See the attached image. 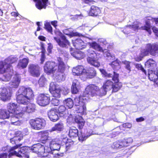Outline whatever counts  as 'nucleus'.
<instances>
[{
  "mask_svg": "<svg viewBox=\"0 0 158 158\" xmlns=\"http://www.w3.org/2000/svg\"><path fill=\"white\" fill-rule=\"evenodd\" d=\"M16 95L17 102L24 105L27 104L29 101L34 97L33 92L30 88H20L18 90Z\"/></svg>",
  "mask_w": 158,
  "mask_h": 158,
  "instance_id": "1",
  "label": "nucleus"
},
{
  "mask_svg": "<svg viewBox=\"0 0 158 158\" xmlns=\"http://www.w3.org/2000/svg\"><path fill=\"white\" fill-rule=\"evenodd\" d=\"M21 145V144H19L12 147L7 146L6 147L2 148V150L4 152H10L8 155L9 157H10L12 156L15 155L20 158L25 157L26 158H29L28 153L27 152V151L25 150V148H24L23 147L20 148L18 152L14 150L18 147H20Z\"/></svg>",
  "mask_w": 158,
  "mask_h": 158,
  "instance_id": "2",
  "label": "nucleus"
},
{
  "mask_svg": "<svg viewBox=\"0 0 158 158\" xmlns=\"http://www.w3.org/2000/svg\"><path fill=\"white\" fill-rule=\"evenodd\" d=\"M12 66L11 65L7 64L5 61H0V73H5L3 77L0 78L2 81H6L10 80L13 74Z\"/></svg>",
  "mask_w": 158,
  "mask_h": 158,
  "instance_id": "3",
  "label": "nucleus"
},
{
  "mask_svg": "<svg viewBox=\"0 0 158 158\" xmlns=\"http://www.w3.org/2000/svg\"><path fill=\"white\" fill-rule=\"evenodd\" d=\"M146 25L142 26L140 23L137 22H134L132 25H128L125 27L126 30H128L129 29H132L134 31L138 29L144 30L147 31L150 34H151V26L149 23L146 22Z\"/></svg>",
  "mask_w": 158,
  "mask_h": 158,
  "instance_id": "4",
  "label": "nucleus"
},
{
  "mask_svg": "<svg viewBox=\"0 0 158 158\" xmlns=\"http://www.w3.org/2000/svg\"><path fill=\"white\" fill-rule=\"evenodd\" d=\"M32 150L33 152L43 157L47 156V154L50 152V149L48 147H44L40 143L34 145Z\"/></svg>",
  "mask_w": 158,
  "mask_h": 158,
  "instance_id": "5",
  "label": "nucleus"
},
{
  "mask_svg": "<svg viewBox=\"0 0 158 158\" xmlns=\"http://www.w3.org/2000/svg\"><path fill=\"white\" fill-rule=\"evenodd\" d=\"M29 123L32 129L37 130L43 129L46 125L45 120L39 118L31 119L30 120Z\"/></svg>",
  "mask_w": 158,
  "mask_h": 158,
  "instance_id": "6",
  "label": "nucleus"
},
{
  "mask_svg": "<svg viewBox=\"0 0 158 158\" xmlns=\"http://www.w3.org/2000/svg\"><path fill=\"white\" fill-rule=\"evenodd\" d=\"M98 90L99 88L98 86L94 85H89L86 88L84 92V95L86 96L88 99L90 96L93 97L99 94L100 93Z\"/></svg>",
  "mask_w": 158,
  "mask_h": 158,
  "instance_id": "7",
  "label": "nucleus"
},
{
  "mask_svg": "<svg viewBox=\"0 0 158 158\" xmlns=\"http://www.w3.org/2000/svg\"><path fill=\"white\" fill-rule=\"evenodd\" d=\"M41 69L37 64H30L28 66V71L30 75L35 77H39L40 74Z\"/></svg>",
  "mask_w": 158,
  "mask_h": 158,
  "instance_id": "8",
  "label": "nucleus"
},
{
  "mask_svg": "<svg viewBox=\"0 0 158 158\" xmlns=\"http://www.w3.org/2000/svg\"><path fill=\"white\" fill-rule=\"evenodd\" d=\"M50 100V98L48 95L40 94L38 97L37 102L39 105L44 106L49 103Z\"/></svg>",
  "mask_w": 158,
  "mask_h": 158,
  "instance_id": "9",
  "label": "nucleus"
},
{
  "mask_svg": "<svg viewBox=\"0 0 158 158\" xmlns=\"http://www.w3.org/2000/svg\"><path fill=\"white\" fill-rule=\"evenodd\" d=\"M59 33L60 34V38L54 37V39L60 47L65 48H68L70 45L69 42L64 35H62L61 33L60 32Z\"/></svg>",
  "mask_w": 158,
  "mask_h": 158,
  "instance_id": "10",
  "label": "nucleus"
},
{
  "mask_svg": "<svg viewBox=\"0 0 158 158\" xmlns=\"http://www.w3.org/2000/svg\"><path fill=\"white\" fill-rule=\"evenodd\" d=\"M12 93L8 88H3L0 89V98L3 101L10 99Z\"/></svg>",
  "mask_w": 158,
  "mask_h": 158,
  "instance_id": "11",
  "label": "nucleus"
},
{
  "mask_svg": "<svg viewBox=\"0 0 158 158\" xmlns=\"http://www.w3.org/2000/svg\"><path fill=\"white\" fill-rule=\"evenodd\" d=\"M88 63L95 67H98L100 65L99 62L98 61L96 53L94 52L87 58Z\"/></svg>",
  "mask_w": 158,
  "mask_h": 158,
  "instance_id": "12",
  "label": "nucleus"
},
{
  "mask_svg": "<svg viewBox=\"0 0 158 158\" xmlns=\"http://www.w3.org/2000/svg\"><path fill=\"white\" fill-rule=\"evenodd\" d=\"M57 68V66L54 62H48L44 67L45 72L48 73H54Z\"/></svg>",
  "mask_w": 158,
  "mask_h": 158,
  "instance_id": "13",
  "label": "nucleus"
},
{
  "mask_svg": "<svg viewBox=\"0 0 158 158\" xmlns=\"http://www.w3.org/2000/svg\"><path fill=\"white\" fill-rule=\"evenodd\" d=\"M49 90L53 96L54 97L59 98L60 96V89L56 85L54 82L51 83L50 85Z\"/></svg>",
  "mask_w": 158,
  "mask_h": 158,
  "instance_id": "14",
  "label": "nucleus"
},
{
  "mask_svg": "<svg viewBox=\"0 0 158 158\" xmlns=\"http://www.w3.org/2000/svg\"><path fill=\"white\" fill-rule=\"evenodd\" d=\"M23 115V114L21 111L13 114L10 117L11 124L15 125H20L21 122L20 119L22 117Z\"/></svg>",
  "mask_w": 158,
  "mask_h": 158,
  "instance_id": "15",
  "label": "nucleus"
},
{
  "mask_svg": "<svg viewBox=\"0 0 158 158\" xmlns=\"http://www.w3.org/2000/svg\"><path fill=\"white\" fill-rule=\"evenodd\" d=\"M22 107L21 105L19 106L17 103H15L10 102L8 103L7 105V108L8 110V111L12 114L15 113L20 112V109Z\"/></svg>",
  "mask_w": 158,
  "mask_h": 158,
  "instance_id": "16",
  "label": "nucleus"
},
{
  "mask_svg": "<svg viewBox=\"0 0 158 158\" xmlns=\"http://www.w3.org/2000/svg\"><path fill=\"white\" fill-rule=\"evenodd\" d=\"M72 72L74 75L80 76L83 79L85 70L82 66L79 65L73 68Z\"/></svg>",
  "mask_w": 158,
  "mask_h": 158,
  "instance_id": "17",
  "label": "nucleus"
},
{
  "mask_svg": "<svg viewBox=\"0 0 158 158\" xmlns=\"http://www.w3.org/2000/svg\"><path fill=\"white\" fill-rule=\"evenodd\" d=\"M147 48L151 55L155 56L158 55V44H148L147 45Z\"/></svg>",
  "mask_w": 158,
  "mask_h": 158,
  "instance_id": "18",
  "label": "nucleus"
},
{
  "mask_svg": "<svg viewBox=\"0 0 158 158\" xmlns=\"http://www.w3.org/2000/svg\"><path fill=\"white\" fill-rule=\"evenodd\" d=\"M21 78L19 75H15L9 83L11 88H16L18 87L20 82Z\"/></svg>",
  "mask_w": 158,
  "mask_h": 158,
  "instance_id": "19",
  "label": "nucleus"
},
{
  "mask_svg": "<svg viewBox=\"0 0 158 158\" xmlns=\"http://www.w3.org/2000/svg\"><path fill=\"white\" fill-rule=\"evenodd\" d=\"M26 106L23 107L20 109L21 111L23 113L26 112L28 113H31L34 112L35 110V104L32 103H30L27 104Z\"/></svg>",
  "mask_w": 158,
  "mask_h": 158,
  "instance_id": "20",
  "label": "nucleus"
},
{
  "mask_svg": "<svg viewBox=\"0 0 158 158\" xmlns=\"http://www.w3.org/2000/svg\"><path fill=\"white\" fill-rule=\"evenodd\" d=\"M58 113L55 109H52L48 112V115L50 120L53 122H56L59 119Z\"/></svg>",
  "mask_w": 158,
  "mask_h": 158,
  "instance_id": "21",
  "label": "nucleus"
},
{
  "mask_svg": "<svg viewBox=\"0 0 158 158\" xmlns=\"http://www.w3.org/2000/svg\"><path fill=\"white\" fill-rule=\"evenodd\" d=\"M96 72L94 68H89L87 70H85L82 79L84 80L87 78H93L96 75Z\"/></svg>",
  "mask_w": 158,
  "mask_h": 158,
  "instance_id": "22",
  "label": "nucleus"
},
{
  "mask_svg": "<svg viewBox=\"0 0 158 158\" xmlns=\"http://www.w3.org/2000/svg\"><path fill=\"white\" fill-rule=\"evenodd\" d=\"M62 143L60 141H57L56 139H55L52 140L50 145V152L51 151L59 150L60 149V144Z\"/></svg>",
  "mask_w": 158,
  "mask_h": 158,
  "instance_id": "23",
  "label": "nucleus"
},
{
  "mask_svg": "<svg viewBox=\"0 0 158 158\" xmlns=\"http://www.w3.org/2000/svg\"><path fill=\"white\" fill-rule=\"evenodd\" d=\"M100 71L103 74L105 77H113V80L115 82H118V74L114 72V75L110 74L108 73L105 70L102 69H100Z\"/></svg>",
  "mask_w": 158,
  "mask_h": 158,
  "instance_id": "24",
  "label": "nucleus"
},
{
  "mask_svg": "<svg viewBox=\"0 0 158 158\" xmlns=\"http://www.w3.org/2000/svg\"><path fill=\"white\" fill-rule=\"evenodd\" d=\"M88 100L87 98L84 95V93L82 96H80L78 97H76L74 99V102L75 105L79 106L81 103H86Z\"/></svg>",
  "mask_w": 158,
  "mask_h": 158,
  "instance_id": "25",
  "label": "nucleus"
},
{
  "mask_svg": "<svg viewBox=\"0 0 158 158\" xmlns=\"http://www.w3.org/2000/svg\"><path fill=\"white\" fill-rule=\"evenodd\" d=\"M145 67L148 69V70H155L156 67L155 61L152 59H150L145 64Z\"/></svg>",
  "mask_w": 158,
  "mask_h": 158,
  "instance_id": "26",
  "label": "nucleus"
},
{
  "mask_svg": "<svg viewBox=\"0 0 158 158\" xmlns=\"http://www.w3.org/2000/svg\"><path fill=\"white\" fill-rule=\"evenodd\" d=\"M29 59L28 58H24L20 60L17 65V68L19 69H23L26 68L28 63Z\"/></svg>",
  "mask_w": 158,
  "mask_h": 158,
  "instance_id": "27",
  "label": "nucleus"
},
{
  "mask_svg": "<svg viewBox=\"0 0 158 158\" xmlns=\"http://www.w3.org/2000/svg\"><path fill=\"white\" fill-rule=\"evenodd\" d=\"M37 1L35 4L36 7L39 9L41 10L43 8L45 9L47 6L48 0H33Z\"/></svg>",
  "mask_w": 158,
  "mask_h": 158,
  "instance_id": "28",
  "label": "nucleus"
},
{
  "mask_svg": "<svg viewBox=\"0 0 158 158\" xmlns=\"http://www.w3.org/2000/svg\"><path fill=\"white\" fill-rule=\"evenodd\" d=\"M73 44L77 49H82L84 48V43L80 39H77L73 41Z\"/></svg>",
  "mask_w": 158,
  "mask_h": 158,
  "instance_id": "29",
  "label": "nucleus"
},
{
  "mask_svg": "<svg viewBox=\"0 0 158 158\" xmlns=\"http://www.w3.org/2000/svg\"><path fill=\"white\" fill-rule=\"evenodd\" d=\"M79 82L76 80L73 81L71 87V91L74 94H77L80 89Z\"/></svg>",
  "mask_w": 158,
  "mask_h": 158,
  "instance_id": "30",
  "label": "nucleus"
},
{
  "mask_svg": "<svg viewBox=\"0 0 158 158\" xmlns=\"http://www.w3.org/2000/svg\"><path fill=\"white\" fill-rule=\"evenodd\" d=\"M148 75L149 79L151 81L156 82L157 81L158 75L155 70L148 71Z\"/></svg>",
  "mask_w": 158,
  "mask_h": 158,
  "instance_id": "31",
  "label": "nucleus"
},
{
  "mask_svg": "<svg viewBox=\"0 0 158 158\" xmlns=\"http://www.w3.org/2000/svg\"><path fill=\"white\" fill-rule=\"evenodd\" d=\"M18 60V58L16 56L11 55L6 58L4 61L7 64L11 65V64L16 62Z\"/></svg>",
  "mask_w": 158,
  "mask_h": 158,
  "instance_id": "32",
  "label": "nucleus"
},
{
  "mask_svg": "<svg viewBox=\"0 0 158 158\" xmlns=\"http://www.w3.org/2000/svg\"><path fill=\"white\" fill-rule=\"evenodd\" d=\"M23 138V135L21 134V132L18 131L16 132V136L10 139V142L12 143H16V141H17L18 140L20 141Z\"/></svg>",
  "mask_w": 158,
  "mask_h": 158,
  "instance_id": "33",
  "label": "nucleus"
},
{
  "mask_svg": "<svg viewBox=\"0 0 158 158\" xmlns=\"http://www.w3.org/2000/svg\"><path fill=\"white\" fill-rule=\"evenodd\" d=\"M89 44L91 47L97 51L102 52L107 51V50L106 49L103 50L102 48L95 42H93L91 43L89 42Z\"/></svg>",
  "mask_w": 158,
  "mask_h": 158,
  "instance_id": "34",
  "label": "nucleus"
},
{
  "mask_svg": "<svg viewBox=\"0 0 158 158\" xmlns=\"http://www.w3.org/2000/svg\"><path fill=\"white\" fill-rule=\"evenodd\" d=\"M71 55L76 59L80 60L84 58V55L79 50L71 52Z\"/></svg>",
  "mask_w": 158,
  "mask_h": 158,
  "instance_id": "35",
  "label": "nucleus"
},
{
  "mask_svg": "<svg viewBox=\"0 0 158 158\" xmlns=\"http://www.w3.org/2000/svg\"><path fill=\"white\" fill-rule=\"evenodd\" d=\"M100 13L99 9L94 6H91L89 12V15L90 16H97Z\"/></svg>",
  "mask_w": 158,
  "mask_h": 158,
  "instance_id": "36",
  "label": "nucleus"
},
{
  "mask_svg": "<svg viewBox=\"0 0 158 158\" xmlns=\"http://www.w3.org/2000/svg\"><path fill=\"white\" fill-rule=\"evenodd\" d=\"M78 131L75 127H72L70 128L69 135L71 137H77L78 135Z\"/></svg>",
  "mask_w": 158,
  "mask_h": 158,
  "instance_id": "37",
  "label": "nucleus"
},
{
  "mask_svg": "<svg viewBox=\"0 0 158 158\" xmlns=\"http://www.w3.org/2000/svg\"><path fill=\"white\" fill-rule=\"evenodd\" d=\"M64 127L63 123L61 122H59L56 124L54 127L52 128L51 131H61L64 129Z\"/></svg>",
  "mask_w": 158,
  "mask_h": 158,
  "instance_id": "38",
  "label": "nucleus"
},
{
  "mask_svg": "<svg viewBox=\"0 0 158 158\" xmlns=\"http://www.w3.org/2000/svg\"><path fill=\"white\" fill-rule=\"evenodd\" d=\"M10 116L9 112L5 109H0V119L8 118Z\"/></svg>",
  "mask_w": 158,
  "mask_h": 158,
  "instance_id": "39",
  "label": "nucleus"
},
{
  "mask_svg": "<svg viewBox=\"0 0 158 158\" xmlns=\"http://www.w3.org/2000/svg\"><path fill=\"white\" fill-rule=\"evenodd\" d=\"M58 66L57 67V72H63L65 69V65L64 62L60 58H59L58 59Z\"/></svg>",
  "mask_w": 158,
  "mask_h": 158,
  "instance_id": "40",
  "label": "nucleus"
},
{
  "mask_svg": "<svg viewBox=\"0 0 158 158\" xmlns=\"http://www.w3.org/2000/svg\"><path fill=\"white\" fill-rule=\"evenodd\" d=\"M86 103H81V105L79 106H77V112L82 114H84L86 111Z\"/></svg>",
  "mask_w": 158,
  "mask_h": 158,
  "instance_id": "41",
  "label": "nucleus"
},
{
  "mask_svg": "<svg viewBox=\"0 0 158 158\" xmlns=\"http://www.w3.org/2000/svg\"><path fill=\"white\" fill-rule=\"evenodd\" d=\"M113 85V83L111 81L108 80L103 85L104 88L106 90H110L112 89Z\"/></svg>",
  "mask_w": 158,
  "mask_h": 158,
  "instance_id": "42",
  "label": "nucleus"
},
{
  "mask_svg": "<svg viewBox=\"0 0 158 158\" xmlns=\"http://www.w3.org/2000/svg\"><path fill=\"white\" fill-rule=\"evenodd\" d=\"M149 53V50L147 48V49H143L141 52L140 54L139 57L136 59V60L137 61H140L141 60L142 58L145 56L147 55Z\"/></svg>",
  "mask_w": 158,
  "mask_h": 158,
  "instance_id": "43",
  "label": "nucleus"
},
{
  "mask_svg": "<svg viewBox=\"0 0 158 158\" xmlns=\"http://www.w3.org/2000/svg\"><path fill=\"white\" fill-rule=\"evenodd\" d=\"M64 103L69 108H72L74 104L73 100L70 98H68L65 100L64 101Z\"/></svg>",
  "mask_w": 158,
  "mask_h": 158,
  "instance_id": "44",
  "label": "nucleus"
},
{
  "mask_svg": "<svg viewBox=\"0 0 158 158\" xmlns=\"http://www.w3.org/2000/svg\"><path fill=\"white\" fill-rule=\"evenodd\" d=\"M61 139H62V141L64 143H65V147L66 149V151H68L69 149L72 147V145L73 144V142L69 143L67 142L66 141L68 139L66 137L62 138L61 137Z\"/></svg>",
  "mask_w": 158,
  "mask_h": 158,
  "instance_id": "45",
  "label": "nucleus"
},
{
  "mask_svg": "<svg viewBox=\"0 0 158 158\" xmlns=\"http://www.w3.org/2000/svg\"><path fill=\"white\" fill-rule=\"evenodd\" d=\"M122 85V84L121 82H115L114 85H113V91L114 92L118 91L121 88Z\"/></svg>",
  "mask_w": 158,
  "mask_h": 158,
  "instance_id": "46",
  "label": "nucleus"
},
{
  "mask_svg": "<svg viewBox=\"0 0 158 158\" xmlns=\"http://www.w3.org/2000/svg\"><path fill=\"white\" fill-rule=\"evenodd\" d=\"M111 67L114 69H118L120 67L119 66V61L116 59L115 60L112 61L109 64Z\"/></svg>",
  "mask_w": 158,
  "mask_h": 158,
  "instance_id": "47",
  "label": "nucleus"
},
{
  "mask_svg": "<svg viewBox=\"0 0 158 158\" xmlns=\"http://www.w3.org/2000/svg\"><path fill=\"white\" fill-rule=\"evenodd\" d=\"M63 72H57L56 74H54L55 75V78L59 81L60 82L61 81H63L64 80L65 77L64 76Z\"/></svg>",
  "mask_w": 158,
  "mask_h": 158,
  "instance_id": "48",
  "label": "nucleus"
},
{
  "mask_svg": "<svg viewBox=\"0 0 158 158\" xmlns=\"http://www.w3.org/2000/svg\"><path fill=\"white\" fill-rule=\"evenodd\" d=\"M75 121L76 123H78L80 128H82L84 125L85 122L81 117H79V118H75Z\"/></svg>",
  "mask_w": 158,
  "mask_h": 158,
  "instance_id": "49",
  "label": "nucleus"
},
{
  "mask_svg": "<svg viewBox=\"0 0 158 158\" xmlns=\"http://www.w3.org/2000/svg\"><path fill=\"white\" fill-rule=\"evenodd\" d=\"M124 146L122 142H115L113 143L111 147L113 148H121Z\"/></svg>",
  "mask_w": 158,
  "mask_h": 158,
  "instance_id": "50",
  "label": "nucleus"
},
{
  "mask_svg": "<svg viewBox=\"0 0 158 158\" xmlns=\"http://www.w3.org/2000/svg\"><path fill=\"white\" fill-rule=\"evenodd\" d=\"M103 52L104 53V55L108 57V60H112L115 59L114 55L111 54L107 50V51Z\"/></svg>",
  "mask_w": 158,
  "mask_h": 158,
  "instance_id": "51",
  "label": "nucleus"
},
{
  "mask_svg": "<svg viewBox=\"0 0 158 158\" xmlns=\"http://www.w3.org/2000/svg\"><path fill=\"white\" fill-rule=\"evenodd\" d=\"M91 135H85L84 134L81 133L79 135L78 134V136L79 137V139L80 140L83 141L86 139L88 137L90 136Z\"/></svg>",
  "mask_w": 158,
  "mask_h": 158,
  "instance_id": "52",
  "label": "nucleus"
},
{
  "mask_svg": "<svg viewBox=\"0 0 158 158\" xmlns=\"http://www.w3.org/2000/svg\"><path fill=\"white\" fill-rule=\"evenodd\" d=\"M44 28L49 32H52V28L49 23L46 22L44 24Z\"/></svg>",
  "mask_w": 158,
  "mask_h": 158,
  "instance_id": "53",
  "label": "nucleus"
},
{
  "mask_svg": "<svg viewBox=\"0 0 158 158\" xmlns=\"http://www.w3.org/2000/svg\"><path fill=\"white\" fill-rule=\"evenodd\" d=\"M122 63L125 65V67L126 69H127L129 72L131 70V67L130 66L131 62L129 61L125 60L122 62Z\"/></svg>",
  "mask_w": 158,
  "mask_h": 158,
  "instance_id": "54",
  "label": "nucleus"
},
{
  "mask_svg": "<svg viewBox=\"0 0 158 158\" xmlns=\"http://www.w3.org/2000/svg\"><path fill=\"white\" fill-rule=\"evenodd\" d=\"M46 81V79L44 77L41 76L39 81V83L40 86L41 87L43 86L45 84Z\"/></svg>",
  "mask_w": 158,
  "mask_h": 158,
  "instance_id": "55",
  "label": "nucleus"
},
{
  "mask_svg": "<svg viewBox=\"0 0 158 158\" xmlns=\"http://www.w3.org/2000/svg\"><path fill=\"white\" fill-rule=\"evenodd\" d=\"M40 140L42 141H45L48 139V134L47 133H41Z\"/></svg>",
  "mask_w": 158,
  "mask_h": 158,
  "instance_id": "56",
  "label": "nucleus"
},
{
  "mask_svg": "<svg viewBox=\"0 0 158 158\" xmlns=\"http://www.w3.org/2000/svg\"><path fill=\"white\" fill-rule=\"evenodd\" d=\"M98 92L100 94H98V95L99 96L104 95L106 94V90L105 88H104L103 87L102 88H101L100 89L99 88Z\"/></svg>",
  "mask_w": 158,
  "mask_h": 158,
  "instance_id": "57",
  "label": "nucleus"
},
{
  "mask_svg": "<svg viewBox=\"0 0 158 158\" xmlns=\"http://www.w3.org/2000/svg\"><path fill=\"white\" fill-rule=\"evenodd\" d=\"M66 109V108L65 106H61L59 107L58 110L59 113L62 114L63 112H64Z\"/></svg>",
  "mask_w": 158,
  "mask_h": 158,
  "instance_id": "58",
  "label": "nucleus"
},
{
  "mask_svg": "<svg viewBox=\"0 0 158 158\" xmlns=\"http://www.w3.org/2000/svg\"><path fill=\"white\" fill-rule=\"evenodd\" d=\"M59 101L56 98H54L52 99L51 101V103L54 106H57L59 103Z\"/></svg>",
  "mask_w": 158,
  "mask_h": 158,
  "instance_id": "59",
  "label": "nucleus"
},
{
  "mask_svg": "<svg viewBox=\"0 0 158 158\" xmlns=\"http://www.w3.org/2000/svg\"><path fill=\"white\" fill-rule=\"evenodd\" d=\"M136 68H138L139 69L141 70L146 75V73L145 70L144 69V68L142 67V65L141 64H137L136 65Z\"/></svg>",
  "mask_w": 158,
  "mask_h": 158,
  "instance_id": "60",
  "label": "nucleus"
},
{
  "mask_svg": "<svg viewBox=\"0 0 158 158\" xmlns=\"http://www.w3.org/2000/svg\"><path fill=\"white\" fill-rule=\"evenodd\" d=\"M133 141V139L131 138H129L127 139H126L123 142L125 143H131Z\"/></svg>",
  "mask_w": 158,
  "mask_h": 158,
  "instance_id": "61",
  "label": "nucleus"
},
{
  "mask_svg": "<svg viewBox=\"0 0 158 158\" xmlns=\"http://www.w3.org/2000/svg\"><path fill=\"white\" fill-rule=\"evenodd\" d=\"M123 126L126 128H130L132 127V125L130 123H127L123 124Z\"/></svg>",
  "mask_w": 158,
  "mask_h": 158,
  "instance_id": "62",
  "label": "nucleus"
},
{
  "mask_svg": "<svg viewBox=\"0 0 158 158\" xmlns=\"http://www.w3.org/2000/svg\"><path fill=\"white\" fill-rule=\"evenodd\" d=\"M152 29L155 35L158 36V29L155 27H153L152 28Z\"/></svg>",
  "mask_w": 158,
  "mask_h": 158,
  "instance_id": "63",
  "label": "nucleus"
},
{
  "mask_svg": "<svg viewBox=\"0 0 158 158\" xmlns=\"http://www.w3.org/2000/svg\"><path fill=\"white\" fill-rule=\"evenodd\" d=\"M8 153L6 152L0 154V158H7Z\"/></svg>",
  "mask_w": 158,
  "mask_h": 158,
  "instance_id": "64",
  "label": "nucleus"
}]
</instances>
